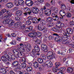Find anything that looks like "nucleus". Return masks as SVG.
I'll return each mask as SVG.
<instances>
[{"label":"nucleus","mask_w":74,"mask_h":74,"mask_svg":"<svg viewBox=\"0 0 74 74\" xmlns=\"http://www.w3.org/2000/svg\"><path fill=\"white\" fill-rule=\"evenodd\" d=\"M47 54L48 55L47 56L48 59H53V58H56L57 56L53 51H49L47 53Z\"/></svg>","instance_id":"obj_1"},{"label":"nucleus","mask_w":74,"mask_h":74,"mask_svg":"<svg viewBox=\"0 0 74 74\" xmlns=\"http://www.w3.org/2000/svg\"><path fill=\"white\" fill-rule=\"evenodd\" d=\"M13 52L14 55L17 56L18 57H22L24 56L23 53L21 52H18V51L16 49H14L13 50Z\"/></svg>","instance_id":"obj_2"},{"label":"nucleus","mask_w":74,"mask_h":74,"mask_svg":"<svg viewBox=\"0 0 74 74\" xmlns=\"http://www.w3.org/2000/svg\"><path fill=\"white\" fill-rule=\"evenodd\" d=\"M72 34L73 29L71 28H67L65 31L64 32L63 34L65 36H68V37H69L70 36V35H69V34Z\"/></svg>","instance_id":"obj_3"},{"label":"nucleus","mask_w":74,"mask_h":74,"mask_svg":"<svg viewBox=\"0 0 74 74\" xmlns=\"http://www.w3.org/2000/svg\"><path fill=\"white\" fill-rule=\"evenodd\" d=\"M1 11L2 12H3V14H4L5 12H6V13L8 14L5 16V18H8V17L10 18V17H11L12 15V12H11V11H10L9 10L7 11L6 9H4L2 10Z\"/></svg>","instance_id":"obj_4"},{"label":"nucleus","mask_w":74,"mask_h":74,"mask_svg":"<svg viewBox=\"0 0 74 74\" xmlns=\"http://www.w3.org/2000/svg\"><path fill=\"white\" fill-rule=\"evenodd\" d=\"M24 45L25 48L26 49V50L28 52L30 51V50L32 49V47L30 44L25 42Z\"/></svg>","instance_id":"obj_5"},{"label":"nucleus","mask_w":74,"mask_h":74,"mask_svg":"<svg viewBox=\"0 0 74 74\" xmlns=\"http://www.w3.org/2000/svg\"><path fill=\"white\" fill-rule=\"evenodd\" d=\"M37 27L38 29L40 31H42V30H44V32H46L47 31L45 26L39 24L37 26Z\"/></svg>","instance_id":"obj_6"},{"label":"nucleus","mask_w":74,"mask_h":74,"mask_svg":"<svg viewBox=\"0 0 74 74\" xmlns=\"http://www.w3.org/2000/svg\"><path fill=\"white\" fill-rule=\"evenodd\" d=\"M53 35L57 36L55 38V40L56 41L59 42H61L62 39H61V37L59 36V35L57 34H53Z\"/></svg>","instance_id":"obj_7"},{"label":"nucleus","mask_w":74,"mask_h":74,"mask_svg":"<svg viewBox=\"0 0 74 74\" xmlns=\"http://www.w3.org/2000/svg\"><path fill=\"white\" fill-rule=\"evenodd\" d=\"M24 3H25V2L23 0H18V3L16 1L14 2V4L16 5V6H19L18 4L22 6L24 5Z\"/></svg>","instance_id":"obj_8"},{"label":"nucleus","mask_w":74,"mask_h":74,"mask_svg":"<svg viewBox=\"0 0 74 74\" xmlns=\"http://www.w3.org/2000/svg\"><path fill=\"white\" fill-rule=\"evenodd\" d=\"M41 49L44 52H48V47L47 45L42 44L41 45Z\"/></svg>","instance_id":"obj_9"},{"label":"nucleus","mask_w":74,"mask_h":74,"mask_svg":"<svg viewBox=\"0 0 74 74\" xmlns=\"http://www.w3.org/2000/svg\"><path fill=\"white\" fill-rule=\"evenodd\" d=\"M28 19L29 20H31L33 23L36 24V23L37 22V18L36 17H33L32 18V17L31 16H29L28 17Z\"/></svg>","instance_id":"obj_10"},{"label":"nucleus","mask_w":74,"mask_h":74,"mask_svg":"<svg viewBox=\"0 0 74 74\" xmlns=\"http://www.w3.org/2000/svg\"><path fill=\"white\" fill-rule=\"evenodd\" d=\"M39 22H40V23H41V24H42L43 25H45L46 23L45 20H42V19H41V18H37V23H36V24L38 23Z\"/></svg>","instance_id":"obj_11"},{"label":"nucleus","mask_w":74,"mask_h":74,"mask_svg":"<svg viewBox=\"0 0 74 74\" xmlns=\"http://www.w3.org/2000/svg\"><path fill=\"white\" fill-rule=\"evenodd\" d=\"M39 9L36 7H34L32 8V11L33 14H37L39 12Z\"/></svg>","instance_id":"obj_12"},{"label":"nucleus","mask_w":74,"mask_h":74,"mask_svg":"<svg viewBox=\"0 0 74 74\" xmlns=\"http://www.w3.org/2000/svg\"><path fill=\"white\" fill-rule=\"evenodd\" d=\"M25 3L26 5L28 6H32L33 4V2L31 0H26Z\"/></svg>","instance_id":"obj_13"},{"label":"nucleus","mask_w":74,"mask_h":74,"mask_svg":"<svg viewBox=\"0 0 74 74\" xmlns=\"http://www.w3.org/2000/svg\"><path fill=\"white\" fill-rule=\"evenodd\" d=\"M59 29H60V27H59L58 25L57 27L55 28L53 27L51 28V30L52 31H54V32H58L59 33H60V31H61V30H60Z\"/></svg>","instance_id":"obj_14"},{"label":"nucleus","mask_w":74,"mask_h":74,"mask_svg":"<svg viewBox=\"0 0 74 74\" xmlns=\"http://www.w3.org/2000/svg\"><path fill=\"white\" fill-rule=\"evenodd\" d=\"M44 13L47 16H49L51 14V10L49 9H47L44 11Z\"/></svg>","instance_id":"obj_15"},{"label":"nucleus","mask_w":74,"mask_h":74,"mask_svg":"<svg viewBox=\"0 0 74 74\" xmlns=\"http://www.w3.org/2000/svg\"><path fill=\"white\" fill-rule=\"evenodd\" d=\"M33 33L31 32L28 34V36L30 37L33 38L35 37L36 36V30H33Z\"/></svg>","instance_id":"obj_16"},{"label":"nucleus","mask_w":74,"mask_h":74,"mask_svg":"<svg viewBox=\"0 0 74 74\" xmlns=\"http://www.w3.org/2000/svg\"><path fill=\"white\" fill-rule=\"evenodd\" d=\"M24 10L25 12H27V14H28L29 15L32 14V11L28 7L25 8H24Z\"/></svg>","instance_id":"obj_17"},{"label":"nucleus","mask_w":74,"mask_h":74,"mask_svg":"<svg viewBox=\"0 0 74 74\" xmlns=\"http://www.w3.org/2000/svg\"><path fill=\"white\" fill-rule=\"evenodd\" d=\"M34 49L36 52H39L40 51V49L39 47L37 45H35L34 46Z\"/></svg>","instance_id":"obj_18"},{"label":"nucleus","mask_w":74,"mask_h":74,"mask_svg":"<svg viewBox=\"0 0 74 74\" xmlns=\"http://www.w3.org/2000/svg\"><path fill=\"white\" fill-rule=\"evenodd\" d=\"M46 64L48 67H52V63L49 61H46Z\"/></svg>","instance_id":"obj_19"},{"label":"nucleus","mask_w":74,"mask_h":74,"mask_svg":"<svg viewBox=\"0 0 74 74\" xmlns=\"http://www.w3.org/2000/svg\"><path fill=\"white\" fill-rule=\"evenodd\" d=\"M5 5L6 7H7L8 8H11V7H13L14 5L12 3L9 2L8 3L6 4Z\"/></svg>","instance_id":"obj_20"},{"label":"nucleus","mask_w":74,"mask_h":74,"mask_svg":"<svg viewBox=\"0 0 74 74\" xmlns=\"http://www.w3.org/2000/svg\"><path fill=\"white\" fill-rule=\"evenodd\" d=\"M59 14L61 16V18H63V16H64L66 15L65 12L63 10H60L59 12Z\"/></svg>","instance_id":"obj_21"},{"label":"nucleus","mask_w":74,"mask_h":74,"mask_svg":"<svg viewBox=\"0 0 74 74\" xmlns=\"http://www.w3.org/2000/svg\"><path fill=\"white\" fill-rule=\"evenodd\" d=\"M60 7L61 8V10H62V11H64V10H66V5H65L63 3L61 4Z\"/></svg>","instance_id":"obj_22"},{"label":"nucleus","mask_w":74,"mask_h":74,"mask_svg":"<svg viewBox=\"0 0 74 74\" xmlns=\"http://www.w3.org/2000/svg\"><path fill=\"white\" fill-rule=\"evenodd\" d=\"M55 18H56L55 19H53L54 21H58L59 19L61 21H63V17H59L57 15Z\"/></svg>","instance_id":"obj_23"},{"label":"nucleus","mask_w":74,"mask_h":74,"mask_svg":"<svg viewBox=\"0 0 74 74\" xmlns=\"http://www.w3.org/2000/svg\"><path fill=\"white\" fill-rule=\"evenodd\" d=\"M46 20L48 22H53V19L51 17H50L47 18Z\"/></svg>","instance_id":"obj_24"},{"label":"nucleus","mask_w":74,"mask_h":74,"mask_svg":"<svg viewBox=\"0 0 74 74\" xmlns=\"http://www.w3.org/2000/svg\"><path fill=\"white\" fill-rule=\"evenodd\" d=\"M30 55L31 56L33 57V58H34V56H36V52L35 50L34 49H33L31 52L30 53Z\"/></svg>","instance_id":"obj_25"},{"label":"nucleus","mask_w":74,"mask_h":74,"mask_svg":"<svg viewBox=\"0 0 74 74\" xmlns=\"http://www.w3.org/2000/svg\"><path fill=\"white\" fill-rule=\"evenodd\" d=\"M22 11L21 10H18L16 12V15L17 16H19L22 15Z\"/></svg>","instance_id":"obj_26"},{"label":"nucleus","mask_w":74,"mask_h":74,"mask_svg":"<svg viewBox=\"0 0 74 74\" xmlns=\"http://www.w3.org/2000/svg\"><path fill=\"white\" fill-rule=\"evenodd\" d=\"M0 72H1V73H2L3 74H6L7 71L4 68H2L0 69Z\"/></svg>","instance_id":"obj_27"},{"label":"nucleus","mask_w":74,"mask_h":74,"mask_svg":"<svg viewBox=\"0 0 74 74\" xmlns=\"http://www.w3.org/2000/svg\"><path fill=\"white\" fill-rule=\"evenodd\" d=\"M19 64V62L18 61H14L12 63V65L14 67H16Z\"/></svg>","instance_id":"obj_28"},{"label":"nucleus","mask_w":74,"mask_h":74,"mask_svg":"<svg viewBox=\"0 0 74 74\" xmlns=\"http://www.w3.org/2000/svg\"><path fill=\"white\" fill-rule=\"evenodd\" d=\"M58 27H60V28L62 29V27H63L64 26V25L63 23H58Z\"/></svg>","instance_id":"obj_29"},{"label":"nucleus","mask_w":74,"mask_h":74,"mask_svg":"<svg viewBox=\"0 0 74 74\" xmlns=\"http://www.w3.org/2000/svg\"><path fill=\"white\" fill-rule=\"evenodd\" d=\"M34 66L35 68H37L39 66V64L37 62H35L34 63Z\"/></svg>","instance_id":"obj_30"},{"label":"nucleus","mask_w":74,"mask_h":74,"mask_svg":"<svg viewBox=\"0 0 74 74\" xmlns=\"http://www.w3.org/2000/svg\"><path fill=\"white\" fill-rule=\"evenodd\" d=\"M26 70L27 71H31L32 70V68L29 66L27 67Z\"/></svg>","instance_id":"obj_31"},{"label":"nucleus","mask_w":74,"mask_h":74,"mask_svg":"<svg viewBox=\"0 0 74 74\" xmlns=\"http://www.w3.org/2000/svg\"><path fill=\"white\" fill-rule=\"evenodd\" d=\"M26 29L27 30H26V31L30 32V31H31V30H32V29H33V27L32 26L28 27H27L26 28Z\"/></svg>","instance_id":"obj_32"},{"label":"nucleus","mask_w":74,"mask_h":74,"mask_svg":"<svg viewBox=\"0 0 74 74\" xmlns=\"http://www.w3.org/2000/svg\"><path fill=\"white\" fill-rule=\"evenodd\" d=\"M35 35H37V36L38 37H40L41 36V33H39L38 32H37L36 31H35Z\"/></svg>","instance_id":"obj_33"},{"label":"nucleus","mask_w":74,"mask_h":74,"mask_svg":"<svg viewBox=\"0 0 74 74\" xmlns=\"http://www.w3.org/2000/svg\"><path fill=\"white\" fill-rule=\"evenodd\" d=\"M14 21H10L9 22V24L11 25H12V27L14 28V27H15V25H14Z\"/></svg>","instance_id":"obj_34"},{"label":"nucleus","mask_w":74,"mask_h":74,"mask_svg":"<svg viewBox=\"0 0 74 74\" xmlns=\"http://www.w3.org/2000/svg\"><path fill=\"white\" fill-rule=\"evenodd\" d=\"M15 58H16L17 57H16V56H15L14 55H12L11 56L10 58L12 60H14L15 59Z\"/></svg>","instance_id":"obj_35"},{"label":"nucleus","mask_w":74,"mask_h":74,"mask_svg":"<svg viewBox=\"0 0 74 74\" xmlns=\"http://www.w3.org/2000/svg\"><path fill=\"white\" fill-rule=\"evenodd\" d=\"M38 62L39 63H43V60L40 58H39L38 59Z\"/></svg>","instance_id":"obj_36"},{"label":"nucleus","mask_w":74,"mask_h":74,"mask_svg":"<svg viewBox=\"0 0 74 74\" xmlns=\"http://www.w3.org/2000/svg\"><path fill=\"white\" fill-rule=\"evenodd\" d=\"M67 71L69 73H72L73 69L71 68H69L67 69Z\"/></svg>","instance_id":"obj_37"},{"label":"nucleus","mask_w":74,"mask_h":74,"mask_svg":"<svg viewBox=\"0 0 74 74\" xmlns=\"http://www.w3.org/2000/svg\"><path fill=\"white\" fill-rule=\"evenodd\" d=\"M66 70V68L64 67L61 68L59 69V71H61L62 72Z\"/></svg>","instance_id":"obj_38"},{"label":"nucleus","mask_w":74,"mask_h":74,"mask_svg":"<svg viewBox=\"0 0 74 74\" xmlns=\"http://www.w3.org/2000/svg\"><path fill=\"white\" fill-rule=\"evenodd\" d=\"M25 27H26V26L25 25H23L20 27V29H21V30H23H23H25Z\"/></svg>","instance_id":"obj_39"},{"label":"nucleus","mask_w":74,"mask_h":74,"mask_svg":"<svg viewBox=\"0 0 74 74\" xmlns=\"http://www.w3.org/2000/svg\"><path fill=\"white\" fill-rule=\"evenodd\" d=\"M10 44L12 45H16V41L15 40H14L10 42Z\"/></svg>","instance_id":"obj_40"},{"label":"nucleus","mask_w":74,"mask_h":74,"mask_svg":"<svg viewBox=\"0 0 74 74\" xmlns=\"http://www.w3.org/2000/svg\"><path fill=\"white\" fill-rule=\"evenodd\" d=\"M17 67L15 69L16 70H18V69H19L20 70L21 69V65L20 64H18V66H16Z\"/></svg>","instance_id":"obj_41"},{"label":"nucleus","mask_w":74,"mask_h":74,"mask_svg":"<svg viewBox=\"0 0 74 74\" xmlns=\"http://www.w3.org/2000/svg\"><path fill=\"white\" fill-rule=\"evenodd\" d=\"M53 11H55V13H58V11H59V10H58V9L57 8H54Z\"/></svg>","instance_id":"obj_42"},{"label":"nucleus","mask_w":74,"mask_h":74,"mask_svg":"<svg viewBox=\"0 0 74 74\" xmlns=\"http://www.w3.org/2000/svg\"><path fill=\"white\" fill-rule=\"evenodd\" d=\"M66 16L68 18H70L71 16V13H67L66 14Z\"/></svg>","instance_id":"obj_43"},{"label":"nucleus","mask_w":74,"mask_h":74,"mask_svg":"<svg viewBox=\"0 0 74 74\" xmlns=\"http://www.w3.org/2000/svg\"><path fill=\"white\" fill-rule=\"evenodd\" d=\"M21 66L22 68H25L26 67V64L25 63L21 64Z\"/></svg>","instance_id":"obj_44"},{"label":"nucleus","mask_w":74,"mask_h":74,"mask_svg":"<svg viewBox=\"0 0 74 74\" xmlns=\"http://www.w3.org/2000/svg\"><path fill=\"white\" fill-rule=\"evenodd\" d=\"M57 16V13L54 12L52 14V16L53 17V18H55L56 17V16Z\"/></svg>","instance_id":"obj_45"},{"label":"nucleus","mask_w":74,"mask_h":74,"mask_svg":"<svg viewBox=\"0 0 74 74\" xmlns=\"http://www.w3.org/2000/svg\"><path fill=\"white\" fill-rule=\"evenodd\" d=\"M55 64L56 65V66H57V67H59L61 66V64H60V63H58V62H56L55 63Z\"/></svg>","instance_id":"obj_46"},{"label":"nucleus","mask_w":74,"mask_h":74,"mask_svg":"<svg viewBox=\"0 0 74 74\" xmlns=\"http://www.w3.org/2000/svg\"><path fill=\"white\" fill-rule=\"evenodd\" d=\"M26 25H31V21L29 20L27 21H26Z\"/></svg>","instance_id":"obj_47"},{"label":"nucleus","mask_w":74,"mask_h":74,"mask_svg":"<svg viewBox=\"0 0 74 74\" xmlns=\"http://www.w3.org/2000/svg\"><path fill=\"white\" fill-rule=\"evenodd\" d=\"M41 58L44 60H46L47 59V56L45 55L42 56H41Z\"/></svg>","instance_id":"obj_48"},{"label":"nucleus","mask_w":74,"mask_h":74,"mask_svg":"<svg viewBox=\"0 0 74 74\" xmlns=\"http://www.w3.org/2000/svg\"><path fill=\"white\" fill-rule=\"evenodd\" d=\"M34 37V38H33V40H34V41H35L36 42L37 41V40H38V38H37L35 37V36Z\"/></svg>","instance_id":"obj_49"},{"label":"nucleus","mask_w":74,"mask_h":74,"mask_svg":"<svg viewBox=\"0 0 74 74\" xmlns=\"http://www.w3.org/2000/svg\"><path fill=\"white\" fill-rule=\"evenodd\" d=\"M58 68H56V67H53L52 69V70L53 71H56V70H58Z\"/></svg>","instance_id":"obj_50"},{"label":"nucleus","mask_w":74,"mask_h":74,"mask_svg":"<svg viewBox=\"0 0 74 74\" xmlns=\"http://www.w3.org/2000/svg\"><path fill=\"white\" fill-rule=\"evenodd\" d=\"M45 5L46 7H50V4L48 3H46L45 4Z\"/></svg>","instance_id":"obj_51"},{"label":"nucleus","mask_w":74,"mask_h":74,"mask_svg":"<svg viewBox=\"0 0 74 74\" xmlns=\"http://www.w3.org/2000/svg\"><path fill=\"white\" fill-rule=\"evenodd\" d=\"M69 24H70V25H72V26H73L74 24V21H70L69 22Z\"/></svg>","instance_id":"obj_52"},{"label":"nucleus","mask_w":74,"mask_h":74,"mask_svg":"<svg viewBox=\"0 0 74 74\" xmlns=\"http://www.w3.org/2000/svg\"><path fill=\"white\" fill-rule=\"evenodd\" d=\"M67 10H68V11H69V12H71V11H73L72 8H71L70 7H69L68 8H67Z\"/></svg>","instance_id":"obj_53"},{"label":"nucleus","mask_w":74,"mask_h":74,"mask_svg":"<svg viewBox=\"0 0 74 74\" xmlns=\"http://www.w3.org/2000/svg\"><path fill=\"white\" fill-rule=\"evenodd\" d=\"M48 38L49 40H51L52 38H53V36H49L48 37Z\"/></svg>","instance_id":"obj_54"},{"label":"nucleus","mask_w":74,"mask_h":74,"mask_svg":"<svg viewBox=\"0 0 74 74\" xmlns=\"http://www.w3.org/2000/svg\"><path fill=\"white\" fill-rule=\"evenodd\" d=\"M15 19L16 21H20V17L18 16H17L15 17Z\"/></svg>","instance_id":"obj_55"},{"label":"nucleus","mask_w":74,"mask_h":74,"mask_svg":"<svg viewBox=\"0 0 74 74\" xmlns=\"http://www.w3.org/2000/svg\"><path fill=\"white\" fill-rule=\"evenodd\" d=\"M4 56L5 58H6V59H8V54H5L4 55Z\"/></svg>","instance_id":"obj_56"},{"label":"nucleus","mask_w":74,"mask_h":74,"mask_svg":"<svg viewBox=\"0 0 74 74\" xmlns=\"http://www.w3.org/2000/svg\"><path fill=\"white\" fill-rule=\"evenodd\" d=\"M40 42H41V40H38V39L36 42V43H37L36 44H40Z\"/></svg>","instance_id":"obj_57"},{"label":"nucleus","mask_w":74,"mask_h":74,"mask_svg":"<svg viewBox=\"0 0 74 74\" xmlns=\"http://www.w3.org/2000/svg\"><path fill=\"white\" fill-rule=\"evenodd\" d=\"M71 4H74V0H68Z\"/></svg>","instance_id":"obj_58"},{"label":"nucleus","mask_w":74,"mask_h":74,"mask_svg":"<svg viewBox=\"0 0 74 74\" xmlns=\"http://www.w3.org/2000/svg\"><path fill=\"white\" fill-rule=\"evenodd\" d=\"M53 24L52 23H51H51H49L47 25V26L49 27H51L52 26H53Z\"/></svg>","instance_id":"obj_59"},{"label":"nucleus","mask_w":74,"mask_h":74,"mask_svg":"<svg viewBox=\"0 0 74 74\" xmlns=\"http://www.w3.org/2000/svg\"><path fill=\"white\" fill-rule=\"evenodd\" d=\"M16 35L15 33L11 34V36H12V37H16Z\"/></svg>","instance_id":"obj_60"},{"label":"nucleus","mask_w":74,"mask_h":74,"mask_svg":"<svg viewBox=\"0 0 74 74\" xmlns=\"http://www.w3.org/2000/svg\"><path fill=\"white\" fill-rule=\"evenodd\" d=\"M22 48V47H18L17 49V51H21V49Z\"/></svg>","instance_id":"obj_61"},{"label":"nucleus","mask_w":74,"mask_h":74,"mask_svg":"<svg viewBox=\"0 0 74 74\" xmlns=\"http://www.w3.org/2000/svg\"><path fill=\"white\" fill-rule=\"evenodd\" d=\"M7 22H8V20L6 19L5 20H4L3 21V23L4 24H6L7 23Z\"/></svg>","instance_id":"obj_62"},{"label":"nucleus","mask_w":74,"mask_h":74,"mask_svg":"<svg viewBox=\"0 0 74 74\" xmlns=\"http://www.w3.org/2000/svg\"><path fill=\"white\" fill-rule=\"evenodd\" d=\"M22 62L23 63H25L26 62V60L25 58H23L22 60Z\"/></svg>","instance_id":"obj_63"},{"label":"nucleus","mask_w":74,"mask_h":74,"mask_svg":"<svg viewBox=\"0 0 74 74\" xmlns=\"http://www.w3.org/2000/svg\"><path fill=\"white\" fill-rule=\"evenodd\" d=\"M10 74H16L15 73H14V71H10Z\"/></svg>","instance_id":"obj_64"}]
</instances>
